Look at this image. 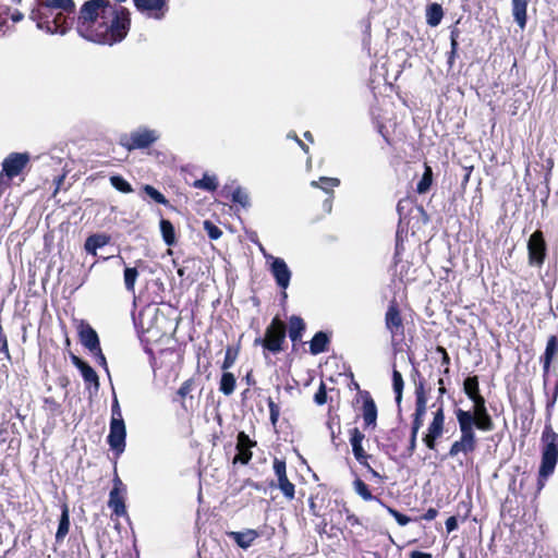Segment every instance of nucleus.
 Instances as JSON below:
<instances>
[{"instance_id": "obj_1", "label": "nucleus", "mask_w": 558, "mask_h": 558, "mask_svg": "<svg viewBox=\"0 0 558 558\" xmlns=\"http://www.w3.org/2000/svg\"><path fill=\"white\" fill-rule=\"evenodd\" d=\"M130 24L128 9L109 0H88L80 10L76 31L89 41L112 46L126 37Z\"/></svg>"}, {"instance_id": "obj_2", "label": "nucleus", "mask_w": 558, "mask_h": 558, "mask_svg": "<svg viewBox=\"0 0 558 558\" xmlns=\"http://www.w3.org/2000/svg\"><path fill=\"white\" fill-rule=\"evenodd\" d=\"M75 11L73 0H38V7L32 11V19L37 22L40 29L50 34H64L66 32L65 13Z\"/></svg>"}, {"instance_id": "obj_3", "label": "nucleus", "mask_w": 558, "mask_h": 558, "mask_svg": "<svg viewBox=\"0 0 558 558\" xmlns=\"http://www.w3.org/2000/svg\"><path fill=\"white\" fill-rule=\"evenodd\" d=\"M457 416V421L460 428V438L451 445L448 457L450 458H459L463 456L465 459V463L473 462L471 456L477 448V439L475 435L474 421L470 414L465 413L462 409H457L454 411Z\"/></svg>"}, {"instance_id": "obj_4", "label": "nucleus", "mask_w": 558, "mask_h": 558, "mask_svg": "<svg viewBox=\"0 0 558 558\" xmlns=\"http://www.w3.org/2000/svg\"><path fill=\"white\" fill-rule=\"evenodd\" d=\"M558 462V434L551 426L545 425L542 434V461L538 470V486L542 488L545 481L554 473Z\"/></svg>"}, {"instance_id": "obj_5", "label": "nucleus", "mask_w": 558, "mask_h": 558, "mask_svg": "<svg viewBox=\"0 0 558 558\" xmlns=\"http://www.w3.org/2000/svg\"><path fill=\"white\" fill-rule=\"evenodd\" d=\"M287 337L286 324L278 317L272 318L270 325L265 330L264 338H256L254 340L255 345H262L265 351L277 354L283 350V344ZM265 359H267L266 352H264Z\"/></svg>"}, {"instance_id": "obj_6", "label": "nucleus", "mask_w": 558, "mask_h": 558, "mask_svg": "<svg viewBox=\"0 0 558 558\" xmlns=\"http://www.w3.org/2000/svg\"><path fill=\"white\" fill-rule=\"evenodd\" d=\"M160 137L157 130L140 126L120 137V145L129 151L150 147Z\"/></svg>"}, {"instance_id": "obj_7", "label": "nucleus", "mask_w": 558, "mask_h": 558, "mask_svg": "<svg viewBox=\"0 0 558 558\" xmlns=\"http://www.w3.org/2000/svg\"><path fill=\"white\" fill-rule=\"evenodd\" d=\"M29 161L27 153H11L2 162L0 173V193L10 185L12 178L19 175Z\"/></svg>"}, {"instance_id": "obj_8", "label": "nucleus", "mask_w": 558, "mask_h": 558, "mask_svg": "<svg viewBox=\"0 0 558 558\" xmlns=\"http://www.w3.org/2000/svg\"><path fill=\"white\" fill-rule=\"evenodd\" d=\"M470 400L473 402V411L464 410V412L471 415V417L474 421V426L483 432L493 430L494 423L490 415L487 412L484 397L478 395L475 397H471Z\"/></svg>"}, {"instance_id": "obj_9", "label": "nucleus", "mask_w": 558, "mask_h": 558, "mask_svg": "<svg viewBox=\"0 0 558 558\" xmlns=\"http://www.w3.org/2000/svg\"><path fill=\"white\" fill-rule=\"evenodd\" d=\"M385 326L391 335V340H401L404 336V325L397 303L393 301L389 304L385 315Z\"/></svg>"}, {"instance_id": "obj_10", "label": "nucleus", "mask_w": 558, "mask_h": 558, "mask_svg": "<svg viewBox=\"0 0 558 558\" xmlns=\"http://www.w3.org/2000/svg\"><path fill=\"white\" fill-rule=\"evenodd\" d=\"M136 10L147 19L162 20L168 11V0H133Z\"/></svg>"}, {"instance_id": "obj_11", "label": "nucleus", "mask_w": 558, "mask_h": 558, "mask_svg": "<svg viewBox=\"0 0 558 558\" xmlns=\"http://www.w3.org/2000/svg\"><path fill=\"white\" fill-rule=\"evenodd\" d=\"M445 426V414L442 407H439L434 413L433 421L430 422L427 433L423 438L426 447L434 450L436 447V440L441 437Z\"/></svg>"}, {"instance_id": "obj_12", "label": "nucleus", "mask_w": 558, "mask_h": 558, "mask_svg": "<svg viewBox=\"0 0 558 558\" xmlns=\"http://www.w3.org/2000/svg\"><path fill=\"white\" fill-rule=\"evenodd\" d=\"M126 429L124 421H110V430L107 441L118 456L125 449Z\"/></svg>"}, {"instance_id": "obj_13", "label": "nucleus", "mask_w": 558, "mask_h": 558, "mask_svg": "<svg viewBox=\"0 0 558 558\" xmlns=\"http://www.w3.org/2000/svg\"><path fill=\"white\" fill-rule=\"evenodd\" d=\"M267 259H270V271L276 280V283L279 288L286 290L291 280V271L287 265V263L280 257H274L271 255L267 256Z\"/></svg>"}, {"instance_id": "obj_14", "label": "nucleus", "mask_w": 558, "mask_h": 558, "mask_svg": "<svg viewBox=\"0 0 558 558\" xmlns=\"http://www.w3.org/2000/svg\"><path fill=\"white\" fill-rule=\"evenodd\" d=\"M274 471L278 478L279 489L287 499L292 500L295 494V486L288 480L286 462L283 460L275 459Z\"/></svg>"}, {"instance_id": "obj_15", "label": "nucleus", "mask_w": 558, "mask_h": 558, "mask_svg": "<svg viewBox=\"0 0 558 558\" xmlns=\"http://www.w3.org/2000/svg\"><path fill=\"white\" fill-rule=\"evenodd\" d=\"M530 263L541 265L545 257V242L539 232H534L527 243Z\"/></svg>"}, {"instance_id": "obj_16", "label": "nucleus", "mask_w": 558, "mask_h": 558, "mask_svg": "<svg viewBox=\"0 0 558 558\" xmlns=\"http://www.w3.org/2000/svg\"><path fill=\"white\" fill-rule=\"evenodd\" d=\"M80 340L82 344L90 352L100 349L99 338L95 329L88 324H82L80 327Z\"/></svg>"}, {"instance_id": "obj_17", "label": "nucleus", "mask_w": 558, "mask_h": 558, "mask_svg": "<svg viewBox=\"0 0 558 558\" xmlns=\"http://www.w3.org/2000/svg\"><path fill=\"white\" fill-rule=\"evenodd\" d=\"M350 433V442L354 458L359 461L360 464L367 465V459L371 458V456L367 454L362 447V441L365 438L364 434L360 432L359 428H353Z\"/></svg>"}, {"instance_id": "obj_18", "label": "nucleus", "mask_w": 558, "mask_h": 558, "mask_svg": "<svg viewBox=\"0 0 558 558\" xmlns=\"http://www.w3.org/2000/svg\"><path fill=\"white\" fill-rule=\"evenodd\" d=\"M73 364L80 369L81 375L85 383L93 385L95 390L99 389V378L94 368L87 364L85 361L80 357L73 355L72 356Z\"/></svg>"}, {"instance_id": "obj_19", "label": "nucleus", "mask_w": 558, "mask_h": 558, "mask_svg": "<svg viewBox=\"0 0 558 558\" xmlns=\"http://www.w3.org/2000/svg\"><path fill=\"white\" fill-rule=\"evenodd\" d=\"M362 416L365 423V426H375L377 420V408L376 404L371 397V395L365 391L363 395V407H362Z\"/></svg>"}, {"instance_id": "obj_20", "label": "nucleus", "mask_w": 558, "mask_h": 558, "mask_svg": "<svg viewBox=\"0 0 558 558\" xmlns=\"http://www.w3.org/2000/svg\"><path fill=\"white\" fill-rule=\"evenodd\" d=\"M228 536L232 538L236 545L243 549L252 546L254 541L260 536V533L253 529H247L242 532H229Z\"/></svg>"}, {"instance_id": "obj_21", "label": "nucleus", "mask_w": 558, "mask_h": 558, "mask_svg": "<svg viewBox=\"0 0 558 558\" xmlns=\"http://www.w3.org/2000/svg\"><path fill=\"white\" fill-rule=\"evenodd\" d=\"M123 492H119V488H112L109 494L108 507L113 511V513L118 517H122L126 513L124 498L122 496Z\"/></svg>"}, {"instance_id": "obj_22", "label": "nucleus", "mask_w": 558, "mask_h": 558, "mask_svg": "<svg viewBox=\"0 0 558 558\" xmlns=\"http://www.w3.org/2000/svg\"><path fill=\"white\" fill-rule=\"evenodd\" d=\"M330 342L329 336L325 331H318L310 341V352L313 355L326 352Z\"/></svg>"}, {"instance_id": "obj_23", "label": "nucleus", "mask_w": 558, "mask_h": 558, "mask_svg": "<svg viewBox=\"0 0 558 558\" xmlns=\"http://www.w3.org/2000/svg\"><path fill=\"white\" fill-rule=\"evenodd\" d=\"M527 0H512V14L515 23L523 29L526 25Z\"/></svg>"}, {"instance_id": "obj_24", "label": "nucleus", "mask_w": 558, "mask_h": 558, "mask_svg": "<svg viewBox=\"0 0 558 558\" xmlns=\"http://www.w3.org/2000/svg\"><path fill=\"white\" fill-rule=\"evenodd\" d=\"M108 242L109 236L105 234H93L86 239L84 247L88 254L96 256L97 250L108 244Z\"/></svg>"}, {"instance_id": "obj_25", "label": "nucleus", "mask_w": 558, "mask_h": 558, "mask_svg": "<svg viewBox=\"0 0 558 558\" xmlns=\"http://www.w3.org/2000/svg\"><path fill=\"white\" fill-rule=\"evenodd\" d=\"M305 330V323L299 316H291L289 320V337L292 342L300 341Z\"/></svg>"}, {"instance_id": "obj_26", "label": "nucleus", "mask_w": 558, "mask_h": 558, "mask_svg": "<svg viewBox=\"0 0 558 558\" xmlns=\"http://www.w3.org/2000/svg\"><path fill=\"white\" fill-rule=\"evenodd\" d=\"M353 488H354V492L363 499V500H366V501H369V500H375L377 501L380 506H385V502L374 496L368 486L361 480V478H355L354 482H353Z\"/></svg>"}, {"instance_id": "obj_27", "label": "nucleus", "mask_w": 558, "mask_h": 558, "mask_svg": "<svg viewBox=\"0 0 558 558\" xmlns=\"http://www.w3.org/2000/svg\"><path fill=\"white\" fill-rule=\"evenodd\" d=\"M558 340L556 336H551L548 341L544 353V377L546 378L554 355L557 352Z\"/></svg>"}, {"instance_id": "obj_28", "label": "nucleus", "mask_w": 558, "mask_h": 558, "mask_svg": "<svg viewBox=\"0 0 558 558\" xmlns=\"http://www.w3.org/2000/svg\"><path fill=\"white\" fill-rule=\"evenodd\" d=\"M415 412L416 416H424L426 413L427 398L424 389V383L420 381L415 388Z\"/></svg>"}, {"instance_id": "obj_29", "label": "nucleus", "mask_w": 558, "mask_h": 558, "mask_svg": "<svg viewBox=\"0 0 558 558\" xmlns=\"http://www.w3.org/2000/svg\"><path fill=\"white\" fill-rule=\"evenodd\" d=\"M70 529V515H69V508L66 505L62 508L61 518L59 521L58 530L56 533V542L61 543L66 534L69 533Z\"/></svg>"}, {"instance_id": "obj_30", "label": "nucleus", "mask_w": 558, "mask_h": 558, "mask_svg": "<svg viewBox=\"0 0 558 558\" xmlns=\"http://www.w3.org/2000/svg\"><path fill=\"white\" fill-rule=\"evenodd\" d=\"M444 12L442 8L438 3H433L427 7L426 10V22L429 26L435 27L440 24Z\"/></svg>"}, {"instance_id": "obj_31", "label": "nucleus", "mask_w": 558, "mask_h": 558, "mask_svg": "<svg viewBox=\"0 0 558 558\" xmlns=\"http://www.w3.org/2000/svg\"><path fill=\"white\" fill-rule=\"evenodd\" d=\"M193 186L195 189L214 192L218 187V180L216 175H210L208 173H205L202 179L196 180L193 183Z\"/></svg>"}, {"instance_id": "obj_32", "label": "nucleus", "mask_w": 558, "mask_h": 558, "mask_svg": "<svg viewBox=\"0 0 558 558\" xmlns=\"http://www.w3.org/2000/svg\"><path fill=\"white\" fill-rule=\"evenodd\" d=\"M159 226L165 243L169 246L173 245L175 243V231L171 221L161 219Z\"/></svg>"}, {"instance_id": "obj_33", "label": "nucleus", "mask_w": 558, "mask_h": 558, "mask_svg": "<svg viewBox=\"0 0 558 558\" xmlns=\"http://www.w3.org/2000/svg\"><path fill=\"white\" fill-rule=\"evenodd\" d=\"M235 389V377L232 373L223 372L221 379H220V386L219 390L226 395L230 396L233 393Z\"/></svg>"}, {"instance_id": "obj_34", "label": "nucleus", "mask_w": 558, "mask_h": 558, "mask_svg": "<svg viewBox=\"0 0 558 558\" xmlns=\"http://www.w3.org/2000/svg\"><path fill=\"white\" fill-rule=\"evenodd\" d=\"M403 378L399 371L396 368L392 371V388L396 393V402L398 407H400L402 401V392H403Z\"/></svg>"}, {"instance_id": "obj_35", "label": "nucleus", "mask_w": 558, "mask_h": 558, "mask_svg": "<svg viewBox=\"0 0 558 558\" xmlns=\"http://www.w3.org/2000/svg\"><path fill=\"white\" fill-rule=\"evenodd\" d=\"M432 182H433L432 168L428 166H425V171H424L421 180L417 182L416 192L418 194H425L429 190Z\"/></svg>"}, {"instance_id": "obj_36", "label": "nucleus", "mask_w": 558, "mask_h": 558, "mask_svg": "<svg viewBox=\"0 0 558 558\" xmlns=\"http://www.w3.org/2000/svg\"><path fill=\"white\" fill-rule=\"evenodd\" d=\"M463 389L469 399L471 397L481 395L477 376H470L465 378L463 383Z\"/></svg>"}, {"instance_id": "obj_37", "label": "nucleus", "mask_w": 558, "mask_h": 558, "mask_svg": "<svg viewBox=\"0 0 558 558\" xmlns=\"http://www.w3.org/2000/svg\"><path fill=\"white\" fill-rule=\"evenodd\" d=\"M143 192L157 204L165 206L169 204V201L165 197V195L149 184L143 185Z\"/></svg>"}, {"instance_id": "obj_38", "label": "nucleus", "mask_w": 558, "mask_h": 558, "mask_svg": "<svg viewBox=\"0 0 558 558\" xmlns=\"http://www.w3.org/2000/svg\"><path fill=\"white\" fill-rule=\"evenodd\" d=\"M231 201L233 203L240 204L242 207H248L250 206V195L241 186H236L233 190V192L231 194Z\"/></svg>"}, {"instance_id": "obj_39", "label": "nucleus", "mask_w": 558, "mask_h": 558, "mask_svg": "<svg viewBox=\"0 0 558 558\" xmlns=\"http://www.w3.org/2000/svg\"><path fill=\"white\" fill-rule=\"evenodd\" d=\"M340 184V180L337 178H328V177H320L318 181H312L311 185L314 187H320L327 193H331L332 191L328 190V186H338Z\"/></svg>"}, {"instance_id": "obj_40", "label": "nucleus", "mask_w": 558, "mask_h": 558, "mask_svg": "<svg viewBox=\"0 0 558 558\" xmlns=\"http://www.w3.org/2000/svg\"><path fill=\"white\" fill-rule=\"evenodd\" d=\"M110 183L116 190L122 193L128 194L133 192L131 184L121 175H111Z\"/></svg>"}, {"instance_id": "obj_41", "label": "nucleus", "mask_w": 558, "mask_h": 558, "mask_svg": "<svg viewBox=\"0 0 558 558\" xmlns=\"http://www.w3.org/2000/svg\"><path fill=\"white\" fill-rule=\"evenodd\" d=\"M138 276V271L134 267H126L124 269V284L128 291L134 292V286Z\"/></svg>"}, {"instance_id": "obj_42", "label": "nucleus", "mask_w": 558, "mask_h": 558, "mask_svg": "<svg viewBox=\"0 0 558 558\" xmlns=\"http://www.w3.org/2000/svg\"><path fill=\"white\" fill-rule=\"evenodd\" d=\"M256 445L244 432L238 434L236 449H250Z\"/></svg>"}, {"instance_id": "obj_43", "label": "nucleus", "mask_w": 558, "mask_h": 558, "mask_svg": "<svg viewBox=\"0 0 558 558\" xmlns=\"http://www.w3.org/2000/svg\"><path fill=\"white\" fill-rule=\"evenodd\" d=\"M204 229L210 240H218L222 234V231L209 220L204 221Z\"/></svg>"}, {"instance_id": "obj_44", "label": "nucleus", "mask_w": 558, "mask_h": 558, "mask_svg": "<svg viewBox=\"0 0 558 558\" xmlns=\"http://www.w3.org/2000/svg\"><path fill=\"white\" fill-rule=\"evenodd\" d=\"M267 404L269 408L270 422L274 426H276L280 415V408L274 402L271 398H268Z\"/></svg>"}, {"instance_id": "obj_45", "label": "nucleus", "mask_w": 558, "mask_h": 558, "mask_svg": "<svg viewBox=\"0 0 558 558\" xmlns=\"http://www.w3.org/2000/svg\"><path fill=\"white\" fill-rule=\"evenodd\" d=\"M238 453L233 458V463L247 464L252 459V451L250 449H236Z\"/></svg>"}, {"instance_id": "obj_46", "label": "nucleus", "mask_w": 558, "mask_h": 558, "mask_svg": "<svg viewBox=\"0 0 558 558\" xmlns=\"http://www.w3.org/2000/svg\"><path fill=\"white\" fill-rule=\"evenodd\" d=\"M384 507L396 519V521L398 522L399 525L404 526L410 522V518L407 517L405 514H402L401 512H399L396 509L388 507L386 505Z\"/></svg>"}, {"instance_id": "obj_47", "label": "nucleus", "mask_w": 558, "mask_h": 558, "mask_svg": "<svg viewBox=\"0 0 558 558\" xmlns=\"http://www.w3.org/2000/svg\"><path fill=\"white\" fill-rule=\"evenodd\" d=\"M460 36V31L458 27H452L450 31V51L452 54H458V38Z\"/></svg>"}, {"instance_id": "obj_48", "label": "nucleus", "mask_w": 558, "mask_h": 558, "mask_svg": "<svg viewBox=\"0 0 558 558\" xmlns=\"http://www.w3.org/2000/svg\"><path fill=\"white\" fill-rule=\"evenodd\" d=\"M111 421H123L122 412L116 396L111 404Z\"/></svg>"}, {"instance_id": "obj_49", "label": "nucleus", "mask_w": 558, "mask_h": 558, "mask_svg": "<svg viewBox=\"0 0 558 558\" xmlns=\"http://www.w3.org/2000/svg\"><path fill=\"white\" fill-rule=\"evenodd\" d=\"M314 401L318 404V405H323L326 403L327 401V392H326V387L325 385L322 383L317 392L315 393L314 396Z\"/></svg>"}, {"instance_id": "obj_50", "label": "nucleus", "mask_w": 558, "mask_h": 558, "mask_svg": "<svg viewBox=\"0 0 558 558\" xmlns=\"http://www.w3.org/2000/svg\"><path fill=\"white\" fill-rule=\"evenodd\" d=\"M234 361H235V355L232 354L231 349H228L226 352V356H225L221 368L223 371L229 369L234 364Z\"/></svg>"}, {"instance_id": "obj_51", "label": "nucleus", "mask_w": 558, "mask_h": 558, "mask_svg": "<svg viewBox=\"0 0 558 558\" xmlns=\"http://www.w3.org/2000/svg\"><path fill=\"white\" fill-rule=\"evenodd\" d=\"M423 418L424 416H416V414H413V422L411 426V432L414 435H417L420 428L423 426Z\"/></svg>"}, {"instance_id": "obj_52", "label": "nucleus", "mask_w": 558, "mask_h": 558, "mask_svg": "<svg viewBox=\"0 0 558 558\" xmlns=\"http://www.w3.org/2000/svg\"><path fill=\"white\" fill-rule=\"evenodd\" d=\"M97 363L99 365H101L107 372H108V365H107V361H106V357L101 351V348L95 352H93Z\"/></svg>"}, {"instance_id": "obj_53", "label": "nucleus", "mask_w": 558, "mask_h": 558, "mask_svg": "<svg viewBox=\"0 0 558 558\" xmlns=\"http://www.w3.org/2000/svg\"><path fill=\"white\" fill-rule=\"evenodd\" d=\"M457 529H458V519H457V517H454V515L449 517L446 520V530H447V532L451 533V532H453Z\"/></svg>"}, {"instance_id": "obj_54", "label": "nucleus", "mask_w": 558, "mask_h": 558, "mask_svg": "<svg viewBox=\"0 0 558 558\" xmlns=\"http://www.w3.org/2000/svg\"><path fill=\"white\" fill-rule=\"evenodd\" d=\"M416 437H417V435H414L411 432V437H410L409 446L407 448V457H411L414 453V451L416 449Z\"/></svg>"}, {"instance_id": "obj_55", "label": "nucleus", "mask_w": 558, "mask_h": 558, "mask_svg": "<svg viewBox=\"0 0 558 558\" xmlns=\"http://www.w3.org/2000/svg\"><path fill=\"white\" fill-rule=\"evenodd\" d=\"M192 390V384L190 380L184 381L178 390V395L182 398L187 396Z\"/></svg>"}, {"instance_id": "obj_56", "label": "nucleus", "mask_w": 558, "mask_h": 558, "mask_svg": "<svg viewBox=\"0 0 558 558\" xmlns=\"http://www.w3.org/2000/svg\"><path fill=\"white\" fill-rule=\"evenodd\" d=\"M44 402L47 405V408L52 412H56L60 409V403L57 402L53 398H45Z\"/></svg>"}, {"instance_id": "obj_57", "label": "nucleus", "mask_w": 558, "mask_h": 558, "mask_svg": "<svg viewBox=\"0 0 558 558\" xmlns=\"http://www.w3.org/2000/svg\"><path fill=\"white\" fill-rule=\"evenodd\" d=\"M437 350L442 353L441 364L448 366L450 364V357L447 351L442 347H438ZM449 373V368L446 367L445 374Z\"/></svg>"}, {"instance_id": "obj_58", "label": "nucleus", "mask_w": 558, "mask_h": 558, "mask_svg": "<svg viewBox=\"0 0 558 558\" xmlns=\"http://www.w3.org/2000/svg\"><path fill=\"white\" fill-rule=\"evenodd\" d=\"M438 514V511L435 508H429L423 515L422 519L426 521L434 520Z\"/></svg>"}, {"instance_id": "obj_59", "label": "nucleus", "mask_w": 558, "mask_h": 558, "mask_svg": "<svg viewBox=\"0 0 558 558\" xmlns=\"http://www.w3.org/2000/svg\"><path fill=\"white\" fill-rule=\"evenodd\" d=\"M410 558H433L429 553H424L420 550H413L410 554Z\"/></svg>"}, {"instance_id": "obj_60", "label": "nucleus", "mask_w": 558, "mask_h": 558, "mask_svg": "<svg viewBox=\"0 0 558 558\" xmlns=\"http://www.w3.org/2000/svg\"><path fill=\"white\" fill-rule=\"evenodd\" d=\"M0 343H1V351L5 352V354L9 355L8 341H7V337L3 333H0Z\"/></svg>"}, {"instance_id": "obj_61", "label": "nucleus", "mask_w": 558, "mask_h": 558, "mask_svg": "<svg viewBox=\"0 0 558 558\" xmlns=\"http://www.w3.org/2000/svg\"><path fill=\"white\" fill-rule=\"evenodd\" d=\"M364 466H365V468L367 469V471L371 473L372 477H374V478H378V480H381V478H383V477H381V475H380L376 470H374V469L369 465V463H368V462H367V465H364Z\"/></svg>"}, {"instance_id": "obj_62", "label": "nucleus", "mask_w": 558, "mask_h": 558, "mask_svg": "<svg viewBox=\"0 0 558 558\" xmlns=\"http://www.w3.org/2000/svg\"><path fill=\"white\" fill-rule=\"evenodd\" d=\"M402 251H403V245H402V242L400 241L399 232H397V243H396V254L395 255L399 256Z\"/></svg>"}, {"instance_id": "obj_63", "label": "nucleus", "mask_w": 558, "mask_h": 558, "mask_svg": "<svg viewBox=\"0 0 558 558\" xmlns=\"http://www.w3.org/2000/svg\"><path fill=\"white\" fill-rule=\"evenodd\" d=\"M557 395H558V380H557V384L555 386L553 399L547 402V408H550V407L554 405V403L556 402V399H557Z\"/></svg>"}, {"instance_id": "obj_64", "label": "nucleus", "mask_w": 558, "mask_h": 558, "mask_svg": "<svg viewBox=\"0 0 558 558\" xmlns=\"http://www.w3.org/2000/svg\"><path fill=\"white\" fill-rule=\"evenodd\" d=\"M113 482H114L113 488L118 487L119 492H124V486H123L121 480L118 476H116Z\"/></svg>"}]
</instances>
